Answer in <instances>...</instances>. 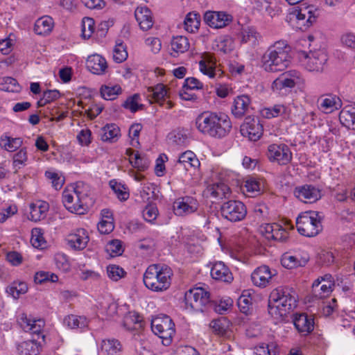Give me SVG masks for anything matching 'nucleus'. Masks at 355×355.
<instances>
[{
    "label": "nucleus",
    "instance_id": "nucleus-1",
    "mask_svg": "<svg viewBox=\"0 0 355 355\" xmlns=\"http://www.w3.org/2000/svg\"><path fill=\"white\" fill-rule=\"evenodd\" d=\"M196 126L203 135L223 138L230 132L232 124L230 117L225 113L207 111L196 117Z\"/></svg>",
    "mask_w": 355,
    "mask_h": 355
},
{
    "label": "nucleus",
    "instance_id": "nucleus-2",
    "mask_svg": "<svg viewBox=\"0 0 355 355\" xmlns=\"http://www.w3.org/2000/svg\"><path fill=\"white\" fill-rule=\"evenodd\" d=\"M295 292L288 287H278L270 293L268 313L276 318H283L297 306Z\"/></svg>",
    "mask_w": 355,
    "mask_h": 355
},
{
    "label": "nucleus",
    "instance_id": "nucleus-3",
    "mask_svg": "<svg viewBox=\"0 0 355 355\" xmlns=\"http://www.w3.org/2000/svg\"><path fill=\"white\" fill-rule=\"evenodd\" d=\"M291 61V47L285 41L276 42L262 57V66L268 72L282 71Z\"/></svg>",
    "mask_w": 355,
    "mask_h": 355
},
{
    "label": "nucleus",
    "instance_id": "nucleus-4",
    "mask_svg": "<svg viewBox=\"0 0 355 355\" xmlns=\"http://www.w3.org/2000/svg\"><path fill=\"white\" fill-rule=\"evenodd\" d=\"M89 193V186L83 182H78L63 191V205L71 213L83 214L90 204Z\"/></svg>",
    "mask_w": 355,
    "mask_h": 355
},
{
    "label": "nucleus",
    "instance_id": "nucleus-5",
    "mask_svg": "<svg viewBox=\"0 0 355 355\" xmlns=\"http://www.w3.org/2000/svg\"><path fill=\"white\" fill-rule=\"evenodd\" d=\"M173 272L165 264H152L146 270L143 281L146 288L154 292H164L171 284Z\"/></svg>",
    "mask_w": 355,
    "mask_h": 355
},
{
    "label": "nucleus",
    "instance_id": "nucleus-6",
    "mask_svg": "<svg viewBox=\"0 0 355 355\" xmlns=\"http://www.w3.org/2000/svg\"><path fill=\"white\" fill-rule=\"evenodd\" d=\"M296 227L301 235L307 237L315 236L322 230L321 219L314 211L301 213L296 219Z\"/></svg>",
    "mask_w": 355,
    "mask_h": 355
},
{
    "label": "nucleus",
    "instance_id": "nucleus-7",
    "mask_svg": "<svg viewBox=\"0 0 355 355\" xmlns=\"http://www.w3.org/2000/svg\"><path fill=\"white\" fill-rule=\"evenodd\" d=\"M318 15L319 10L313 5L294 8L289 14L290 19L295 21L297 28L301 30L310 27L316 21Z\"/></svg>",
    "mask_w": 355,
    "mask_h": 355
},
{
    "label": "nucleus",
    "instance_id": "nucleus-8",
    "mask_svg": "<svg viewBox=\"0 0 355 355\" xmlns=\"http://www.w3.org/2000/svg\"><path fill=\"white\" fill-rule=\"evenodd\" d=\"M152 331L162 339V343L167 346L171 343L175 334V324L168 315L153 319L151 322Z\"/></svg>",
    "mask_w": 355,
    "mask_h": 355
},
{
    "label": "nucleus",
    "instance_id": "nucleus-9",
    "mask_svg": "<svg viewBox=\"0 0 355 355\" xmlns=\"http://www.w3.org/2000/svg\"><path fill=\"white\" fill-rule=\"evenodd\" d=\"M210 294L201 287L193 288L186 292L184 301L187 307L195 311H203L204 307L209 302Z\"/></svg>",
    "mask_w": 355,
    "mask_h": 355
},
{
    "label": "nucleus",
    "instance_id": "nucleus-10",
    "mask_svg": "<svg viewBox=\"0 0 355 355\" xmlns=\"http://www.w3.org/2000/svg\"><path fill=\"white\" fill-rule=\"evenodd\" d=\"M221 215L231 222L242 220L247 214L245 205L239 200H229L220 207Z\"/></svg>",
    "mask_w": 355,
    "mask_h": 355
},
{
    "label": "nucleus",
    "instance_id": "nucleus-11",
    "mask_svg": "<svg viewBox=\"0 0 355 355\" xmlns=\"http://www.w3.org/2000/svg\"><path fill=\"white\" fill-rule=\"evenodd\" d=\"M267 156L270 162L286 165L291 162L293 154L286 144H272L268 147Z\"/></svg>",
    "mask_w": 355,
    "mask_h": 355
},
{
    "label": "nucleus",
    "instance_id": "nucleus-12",
    "mask_svg": "<svg viewBox=\"0 0 355 355\" xmlns=\"http://www.w3.org/2000/svg\"><path fill=\"white\" fill-rule=\"evenodd\" d=\"M299 72L290 71L282 73L272 84L273 92L284 94L288 89L293 88L300 79Z\"/></svg>",
    "mask_w": 355,
    "mask_h": 355
},
{
    "label": "nucleus",
    "instance_id": "nucleus-13",
    "mask_svg": "<svg viewBox=\"0 0 355 355\" xmlns=\"http://www.w3.org/2000/svg\"><path fill=\"white\" fill-rule=\"evenodd\" d=\"M327 53L322 50L311 51L304 56V65L311 72L321 73L327 62Z\"/></svg>",
    "mask_w": 355,
    "mask_h": 355
},
{
    "label": "nucleus",
    "instance_id": "nucleus-14",
    "mask_svg": "<svg viewBox=\"0 0 355 355\" xmlns=\"http://www.w3.org/2000/svg\"><path fill=\"white\" fill-rule=\"evenodd\" d=\"M198 207V202L195 198L186 196L175 200L173 209L176 216H187L196 212Z\"/></svg>",
    "mask_w": 355,
    "mask_h": 355
},
{
    "label": "nucleus",
    "instance_id": "nucleus-15",
    "mask_svg": "<svg viewBox=\"0 0 355 355\" xmlns=\"http://www.w3.org/2000/svg\"><path fill=\"white\" fill-rule=\"evenodd\" d=\"M263 125L257 119L250 116L246 117L243 123L241 125V133L250 140L256 141L263 135Z\"/></svg>",
    "mask_w": 355,
    "mask_h": 355
},
{
    "label": "nucleus",
    "instance_id": "nucleus-16",
    "mask_svg": "<svg viewBox=\"0 0 355 355\" xmlns=\"http://www.w3.org/2000/svg\"><path fill=\"white\" fill-rule=\"evenodd\" d=\"M261 233L268 240L284 242L288 238L287 227H283L279 223H267L260 227Z\"/></svg>",
    "mask_w": 355,
    "mask_h": 355
},
{
    "label": "nucleus",
    "instance_id": "nucleus-17",
    "mask_svg": "<svg viewBox=\"0 0 355 355\" xmlns=\"http://www.w3.org/2000/svg\"><path fill=\"white\" fill-rule=\"evenodd\" d=\"M276 275L275 270H272L268 266L263 265L257 268L251 274L252 284L260 288L269 285L273 276Z\"/></svg>",
    "mask_w": 355,
    "mask_h": 355
},
{
    "label": "nucleus",
    "instance_id": "nucleus-18",
    "mask_svg": "<svg viewBox=\"0 0 355 355\" xmlns=\"http://www.w3.org/2000/svg\"><path fill=\"white\" fill-rule=\"evenodd\" d=\"M204 20L211 28H222L232 21V17L225 12L207 11L205 13Z\"/></svg>",
    "mask_w": 355,
    "mask_h": 355
},
{
    "label": "nucleus",
    "instance_id": "nucleus-19",
    "mask_svg": "<svg viewBox=\"0 0 355 355\" xmlns=\"http://www.w3.org/2000/svg\"><path fill=\"white\" fill-rule=\"evenodd\" d=\"M294 194L296 198L304 203H313L321 198L320 190L311 184L296 187Z\"/></svg>",
    "mask_w": 355,
    "mask_h": 355
},
{
    "label": "nucleus",
    "instance_id": "nucleus-20",
    "mask_svg": "<svg viewBox=\"0 0 355 355\" xmlns=\"http://www.w3.org/2000/svg\"><path fill=\"white\" fill-rule=\"evenodd\" d=\"M318 103L319 109L325 114H331L342 107L340 98L331 94L321 96L318 100Z\"/></svg>",
    "mask_w": 355,
    "mask_h": 355
},
{
    "label": "nucleus",
    "instance_id": "nucleus-21",
    "mask_svg": "<svg viewBox=\"0 0 355 355\" xmlns=\"http://www.w3.org/2000/svg\"><path fill=\"white\" fill-rule=\"evenodd\" d=\"M199 61L200 71L211 78L220 76V70L216 69V61L213 55L209 53H204L200 55Z\"/></svg>",
    "mask_w": 355,
    "mask_h": 355
},
{
    "label": "nucleus",
    "instance_id": "nucleus-22",
    "mask_svg": "<svg viewBox=\"0 0 355 355\" xmlns=\"http://www.w3.org/2000/svg\"><path fill=\"white\" fill-rule=\"evenodd\" d=\"M67 239L69 245L76 250L85 249L89 240L87 232L83 228L77 229L69 234Z\"/></svg>",
    "mask_w": 355,
    "mask_h": 355
},
{
    "label": "nucleus",
    "instance_id": "nucleus-23",
    "mask_svg": "<svg viewBox=\"0 0 355 355\" xmlns=\"http://www.w3.org/2000/svg\"><path fill=\"white\" fill-rule=\"evenodd\" d=\"M251 99L248 95L237 96L233 102L231 109L232 114L238 119H241L250 112Z\"/></svg>",
    "mask_w": 355,
    "mask_h": 355
},
{
    "label": "nucleus",
    "instance_id": "nucleus-24",
    "mask_svg": "<svg viewBox=\"0 0 355 355\" xmlns=\"http://www.w3.org/2000/svg\"><path fill=\"white\" fill-rule=\"evenodd\" d=\"M292 108H296V106L294 104L288 105V106L277 104L271 107L263 108L261 114L263 117L266 119H272L279 116L290 117Z\"/></svg>",
    "mask_w": 355,
    "mask_h": 355
},
{
    "label": "nucleus",
    "instance_id": "nucleus-25",
    "mask_svg": "<svg viewBox=\"0 0 355 355\" xmlns=\"http://www.w3.org/2000/svg\"><path fill=\"white\" fill-rule=\"evenodd\" d=\"M86 65L87 69L96 75L105 74L108 68L105 58L99 54H93L88 56Z\"/></svg>",
    "mask_w": 355,
    "mask_h": 355
},
{
    "label": "nucleus",
    "instance_id": "nucleus-26",
    "mask_svg": "<svg viewBox=\"0 0 355 355\" xmlns=\"http://www.w3.org/2000/svg\"><path fill=\"white\" fill-rule=\"evenodd\" d=\"M293 324L297 331L302 335H308L314 329V320L306 313L295 314Z\"/></svg>",
    "mask_w": 355,
    "mask_h": 355
},
{
    "label": "nucleus",
    "instance_id": "nucleus-27",
    "mask_svg": "<svg viewBox=\"0 0 355 355\" xmlns=\"http://www.w3.org/2000/svg\"><path fill=\"white\" fill-rule=\"evenodd\" d=\"M210 273L211 277L218 281L230 283L233 280L232 273L221 261L216 262L212 265Z\"/></svg>",
    "mask_w": 355,
    "mask_h": 355
},
{
    "label": "nucleus",
    "instance_id": "nucleus-28",
    "mask_svg": "<svg viewBox=\"0 0 355 355\" xmlns=\"http://www.w3.org/2000/svg\"><path fill=\"white\" fill-rule=\"evenodd\" d=\"M135 17L140 28L144 31L149 30L153 25L152 12L146 6L137 7L135 11Z\"/></svg>",
    "mask_w": 355,
    "mask_h": 355
},
{
    "label": "nucleus",
    "instance_id": "nucleus-29",
    "mask_svg": "<svg viewBox=\"0 0 355 355\" xmlns=\"http://www.w3.org/2000/svg\"><path fill=\"white\" fill-rule=\"evenodd\" d=\"M309 261V256H304L300 254H291L285 253L281 259L282 265L288 269H293L297 267L304 266Z\"/></svg>",
    "mask_w": 355,
    "mask_h": 355
},
{
    "label": "nucleus",
    "instance_id": "nucleus-30",
    "mask_svg": "<svg viewBox=\"0 0 355 355\" xmlns=\"http://www.w3.org/2000/svg\"><path fill=\"white\" fill-rule=\"evenodd\" d=\"M148 91L149 92L148 96H151L155 102L165 106L166 109H171L173 106L170 101L164 103L165 98L167 96V91L165 85L163 84H158L154 87H149Z\"/></svg>",
    "mask_w": 355,
    "mask_h": 355
},
{
    "label": "nucleus",
    "instance_id": "nucleus-31",
    "mask_svg": "<svg viewBox=\"0 0 355 355\" xmlns=\"http://www.w3.org/2000/svg\"><path fill=\"white\" fill-rule=\"evenodd\" d=\"M200 165L199 159L194 153L191 150H187L182 153L177 161L176 166H182L186 171L190 168H198Z\"/></svg>",
    "mask_w": 355,
    "mask_h": 355
},
{
    "label": "nucleus",
    "instance_id": "nucleus-32",
    "mask_svg": "<svg viewBox=\"0 0 355 355\" xmlns=\"http://www.w3.org/2000/svg\"><path fill=\"white\" fill-rule=\"evenodd\" d=\"M254 8L262 15H268L273 17L281 12V8L272 5L270 0H254Z\"/></svg>",
    "mask_w": 355,
    "mask_h": 355
},
{
    "label": "nucleus",
    "instance_id": "nucleus-33",
    "mask_svg": "<svg viewBox=\"0 0 355 355\" xmlns=\"http://www.w3.org/2000/svg\"><path fill=\"white\" fill-rule=\"evenodd\" d=\"M49 209V204L45 201H37L30 205L29 219L37 222L43 220L46 216V213Z\"/></svg>",
    "mask_w": 355,
    "mask_h": 355
},
{
    "label": "nucleus",
    "instance_id": "nucleus-34",
    "mask_svg": "<svg viewBox=\"0 0 355 355\" xmlns=\"http://www.w3.org/2000/svg\"><path fill=\"white\" fill-rule=\"evenodd\" d=\"M54 22L52 17L44 16L39 18L35 24V33L40 35H45L51 32Z\"/></svg>",
    "mask_w": 355,
    "mask_h": 355
},
{
    "label": "nucleus",
    "instance_id": "nucleus-35",
    "mask_svg": "<svg viewBox=\"0 0 355 355\" xmlns=\"http://www.w3.org/2000/svg\"><path fill=\"white\" fill-rule=\"evenodd\" d=\"M122 349V345L116 339H105L102 341L101 351L105 355H121Z\"/></svg>",
    "mask_w": 355,
    "mask_h": 355
},
{
    "label": "nucleus",
    "instance_id": "nucleus-36",
    "mask_svg": "<svg viewBox=\"0 0 355 355\" xmlns=\"http://www.w3.org/2000/svg\"><path fill=\"white\" fill-rule=\"evenodd\" d=\"M230 191V189L227 184L220 182L209 185L205 193L214 198H225Z\"/></svg>",
    "mask_w": 355,
    "mask_h": 355
},
{
    "label": "nucleus",
    "instance_id": "nucleus-37",
    "mask_svg": "<svg viewBox=\"0 0 355 355\" xmlns=\"http://www.w3.org/2000/svg\"><path fill=\"white\" fill-rule=\"evenodd\" d=\"M119 135L120 129L116 124H107L101 129V139L103 141L114 142Z\"/></svg>",
    "mask_w": 355,
    "mask_h": 355
},
{
    "label": "nucleus",
    "instance_id": "nucleus-38",
    "mask_svg": "<svg viewBox=\"0 0 355 355\" xmlns=\"http://www.w3.org/2000/svg\"><path fill=\"white\" fill-rule=\"evenodd\" d=\"M171 49L173 53L171 55L176 56L175 53H183L187 51L190 44L187 37L182 35L173 37L171 42Z\"/></svg>",
    "mask_w": 355,
    "mask_h": 355
},
{
    "label": "nucleus",
    "instance_id": "nucleus-39",
    "mask_svg": "<svg viewBox=\"0 0 355 355\" xmlns=\"http://www.w3.org/2000/svg\"><path fill=\"white\" fill-rule=\"evenodd\" d=\"M320 279L318 278L313 283V291L315 296L319 298H323L329 296L333 291L335 286L331 281L327 284H321Z\"/></svg>",
    "mask_w": 355,
    "mask_h": 355
},
{
    "label": "nucleus",
    "instance_id": "nucleus-40",
    "mask_svg": "<svg viewBox=\"0 0 355 355\" xmlns=\"http://www.w3.org/2000/svg\"><path fill=\"white\" fill-rule=\"evenodd\" d=\"M64 324L72 329H83L87 326L88 321L84 316L69 315L64 318Z\"/></svg>",
    "mask_w": 355,
    "mask_h": 355
},
{
    "label": "nucleus",
    "instance_id": "nucleus-41",
    "mask_svg": "<svg viewBox=\"0 0 355 355\" xmlns=\"http://www.w3.org/2000/svg\"><path fill=\"white\" fill-rule=\"evenodd\" d=\"M184 28L189 33L198 30L200 25V15L196 12H189L184 21Z\"/></svg>",
    "mask_w": 355,
    "mask_h": 355
},
{
    "label": "nucleus",
    "instance_id": "nucleus-42",
    "mask_svg": "<svg viewBox=\"0 0 355 355\" xmlns=\"http://www.w3.org/2000/svg\"><path fill=\"white\" fill-rule=\"evenodd\" d=\"M339 119L342 124L348 128L355 129V108L346 107L343 110L339 115Z\"/></svg>",
    "mask_w": 355,
    "mask_h": 355
},
{
    "label": "nucleus",
    "instance_id": "nucleus-43",
    "mask_svg": "<svg viewBox=\"0 0 355 355\" xmlns=\"http://www.w3.org/2000/svg\"><path fill=\"white\" fill-rule=\"evenodd\" d=\"M17 349L19 355H37L39 353V346L33 340H26L19 343Z\"/></svg>",
    "mask_w": 355,
    "mask_h": 355
},
{
    "label": "nucleus",
    "instance_id": "nucleus-44",
    "mask_svg": "<svg viewBox=\"0 0 355 355\" xmlns=\"http://www.w3.org/2000/svg\"><path fill=\"white\" fill-rule=\"evenodd\" d=\"M23 144L21 138H12L8 136H2L0 140V146L5 150L13 152L18 149Z\"/></svg>",
    "mask_w": 355,
    "mask_h": 355
},
{
    "label": "nucleus",
    "instance_id": "nucleus-45",
    "mask_svg": "<svg viewBox=\"0 0 355 355\" xmlns=\"http://www.w3.org/2000/svg\"><path fill=\"white\" fill-rule=\"evenodd\" d=\"M121 87L119 85H107L101 87L100 92L105 100H114L121 93Z\"/></svg>",
    "mask_w": 355,
    "mask_h": 355
},
{
    "label": "nucleus",
    "instance_id": "nucleus-46",
    "mask_svg": "<svg viewBox=\"0 0 355 355\" xmlns=\"http://www.w3.org/2000/svg\"><path fill=\"white\" fill-rule=\"evenodd\" d=\"M28 291V286L24 282H14L6 288V292L13 298L17 299Z\"/></svg>",
    "mask_w": 355,
    "mask_h": 355
},
{
    "label": "nucleus",
    "instance_id": "nucleus-47",
    "mask_svg": "<svg viewBox=\"0 0 355 355\" xmlns=\"http://www.w3.org/2000/svg\"><path fill=\"white\" fill-rule=\"evenodd\" d=\"M28 162L27 150L26 148H21L17 153H15L12 157V166L15 173L25 166Z\"/></svg>",
    "mask_w": 355,
    "mask_h": 355
},
{
    "label": "nucleus",
    "instance_id": "nucleus-48",
    "mask_svg": "<svg viewBox=\"0 0 355 355\" xmlns=\"http://www.w3.org/2000/svg\"><path fill=\"white\" fill-rule=\"evenodd\" d=\"M216 49L224 53H228L234 49V40L228 35L219 37L216 40Z\"/></svg>",
    "mask_w": 355,
    "mask_h": 355
},
{
    "label": "nucleus",
    "instance_id": "nucleus-49",
    "mask_svg": "<svg viewBox=\"0 0 355 355\" xmlns=\"http://www.w3.org/2000/svg\"><path fill=\"white\" fill-rule=\"evenodd\" d=\"M99 306L101 313L108 317H113L117 313L118 305L111 299H106L100 302Z\"/></svg>",
    "mask_w": 355,
    "mask_h": 355
},
{
    "label": "nucleus",
    "instance_id": "nucleus-50",
    "mask_svg": "<svg viewBox=\"0 0 355 355\" xmlns=\"http://www.w3.org/2000/svg\"><path fill=\"white\" fill-rule=\"evenodd\" d=\"M31 242L34 248H45L46 241L43 236V231L41 228L35 227L32 230Z\"/></svg>",
    "mask_w": 355,
    "mask_h": 355
},
{
    "label": "nucleus",
    "instance_id": "nucleus-51",
    "mask_svg": "<svg viewBox=\"0 0 355 355\" xmlns=\"http://www.w3.org/2000/svg\"><path fill=\"white\" fill-rule=\"evenodd\" d=\"M34 281L36 284H42L45 282H56L58 281V277L50 272L39 271L34 276Z\"/></svg>",
    "mask_w": 355,
    "mask_h": 355
},
{
    "label": "nucleus",
    "instance_id": "nucleus-52",
    "mask_svg": "<svg viewBox=\"0 0 355 355\" xmlns=\"http://www.w3.org/2000/svg\"><path fill=\"white\" fill-rule=\"evenodd\" d=\"M19 85L17 80L12 77H3L0 79V89L6 92H17Z\"/></svg>",
    "mask_w": 355,
    "mask_h": 355
},
{
    "label": "nucleus",
    "instance_id": "nucleus-53",
    "mask_svg": "<svg viewBox=\"0 0 355 355\" xmlns=\"http://www.w3.org/2000/svg\"><path fill=\"white\" fill-rule=\"evenodd\" d=\"M257 35L258 33L254 28L250 27L243 28L241 33V42L254 45L257 42Z\"/></svg>",
    "mask_w": 355,
    "mask_h": 355
},
{
    "label": "nucleus",
    "instance_id": "nucleus-54",
    "mask_svg": "<svg viewBox=\"0 0 355 355\" xmlns=\"http://www.w3.org/2000/svg\"><path fill=\"white\" fill-rule=\"evenodd\" d=\"M113 60L116 63H121L128 58V52L123 43H117L113 49Z\"/></svg>",
    "mask_w": 355,
    "mask_h": 355
},
{
    "label": "nucleus",
    "instance_id": "nucleus-55",
    "mask_svg": "<svg viewBox=\"0 0 355 355\" xmlns=\"http://www.w3.org/2000/svg\"><path fill=\"white\" fill-rule=\"evenodd\" d=\"M59 97L60 92L58 90H46L44 92L42 97L37 101V106H44L46 104L51 103Z\"/></svg>",
    "mask_w": 355,
    "mask_h": 355
},
{
    "label": "nucleus",
    "instance_id": "nucleus-56",
    "mask_svg": "<svg viewBox=\"0 0 355 355\" xmlns=\"http://www.w3.org/2000/svg\"><path fill=\"white\" fill-rule=\"evenodd\" d=\"M130 164L139 171H145L149 166L150 160L146 156H142L137 152L135 154L134 160L131 159Z\"/></svg>",
    "mask_w": 355,
    "mask_h": 355
},
{
    "label": "nucleus",
    "instance_id": "nucleus-57",
    "mask_svg": "<svg viewBox=\"0 0 355 355\" xmlns=\"http://www.w3.org/2000/svg\"><path fill=\"white\" fill-rule=\"evenodd\" d=\"M237 304L241 312L246 315L249 313L252 306V299L249 295L244 293L239 297Z\"/></svg>",
    "mask_w": 355,
    "mask_h": 355
},
{
    "label": "nucleus",
    "instance_id": "nucleus-58",
    "mask_svg": "<svg viewBox=\"0 0 355 355\" xmlns=\"http://www.w3.org/2000/svg\"><path fill=\"white\" fill-rule=\"evenodd\" d=\"M94 31V21L92 18L85 17L82 22V35L85 38H89Z\"/></svg>",
    "mask_w": 355,
    "mask_h": 355
},
{
    "label": "nucleus",
    "instance_id": "nucleus-59",
    "mask_svg": "<svg viewBox=\"0 0 355 355\" xmlns=\"http://www.w3.org/2000/svg\"><path fill=\"white\" fill-rule=\"evenodd\" d=\"M110 185L120 200H125L129 198L128 192L125 191V188L121 184L111 180Z\"/></svg>",
    "mask_w": 355,
    "mask_h": 355
},
{
    "label": "nucleus",
    "instance_id": "nucleus-60",
    "mask_svg": "<svg viewBox=\"0 0 355 355\" xmlns=\"http://www.w3.org/2000/svg\"><path fill=\"white\" fill-rule=\"evenodd\" d=\"M107 273L111 279L116 282L124 276L125 272L119 266L110 265L107 268Z\"/></svg>",
    "mask_w": 355,
    "mask_h": 355
},
{
    "label": "nucleus",
    "instance_id": "nucleus-61",
    "mask_svg": "<svg viewBox=\"0 0 355 355\" xmlns=\"http://www.w3.org/2000/svg\"><path fill=\"white\" fill-rule=\"evenodd\" d=\"M45 177L51 180L52 186L56 189H60L63 185L64 180L58 175V173L53 171H46Z\"/></svg>",
    "mask_w": 355,
    "mask_h": 355
},
{
    "label": "nucleus",
    "instance_id": "nucleus-62",
    "mask_svg": "<svg viewBox=\"0 0 355 355\" xmlns=\"http://www.w3.org/2000/svg\"><path fill=\"white\" fill-rule=\"evenodd\" d=\"M107 252H110L112 256L120 255L123 252L122 243L119 240H112L108 243L106 247Z\"/></svg>",
    "mask_w": 355,
    "mask_h": 355
},
{
    "label": "nucleus",
    "instance_id": "nucleus-63",
    "mask_svg": "<svg viewBox=\"0 0 355 355\" xmlns=\"http://www.w3.org/2000/svg\"><path fill=\"white\" fill-rule=\"evenodd\" d=\"M233 304V300L230 297L220 300L215 306V311L219 314H225Z\"/></svg>",
    "mask_w": 355,
    "mask_h": 355
},
{
    "label": "nucleus",
    "instance_id": "nucleus-64",
    "mask_svg": "<svg viewBox=\"0 0 355 355\" xmlns=\"http://www.w3.org/2000/svg\"><path fill=\"white\" fill-rule=\"evenodd\" d=\"M273 345L261 344L254 348L255 355H277V351Z\"/></svg>",
    "mask_w": 355,
    "mask_h": 355
}]
</instances>
